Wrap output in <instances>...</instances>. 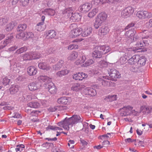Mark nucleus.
Instances as JSON below:
<instances>
[{"instance_id":"1","label":"nucleus","mask_w":152,"mask_h":152,"mask_svg":"<svg viewBox=\"0 0 152 152\" xmlns=\"http://www.w3.org/2000/svg\"><path fill=\"white\" fill-rule=\"evenodd\" d=\"M97 80L99 84L103 86H114L115 85L114 83L110 81L108 76H100L98 78Z\"/></svg>"},{"instance_id":"2","label":"nucleus","mask_w":152,"mask_h":152,"mask_svg":"<svg viewBox=\"0 0 152 152\" xmlns=\"http://www.w3.org/2000/svg\"><path fill=\"white\" fill-rule=\"evenodd\" d=\"M134 11V9L132 7H127L121 11V16L124 18H128L133 13Z\"/></svg>"},{"instance_id":"3","label":"nucleus","mask_w":152,"mask_h":152,"mask_svg":"<svg viewBox=\"0 0 152 152\" xmlns=\"http://www.w3.org/2000/svg\"><path fill=\"white\" fill-rule=\"evenodd\" d=\"M136 15L139 18L141 19L149 18L152 17V13L146 11H138Z\"/></svg>"},{"instance_id":"4","label":"nucleus","mask_w":152,"mask_h":152,"mask_svg":"<svg viewBox=\"0 0 152 152\" xmlns=\"http://www.w3.org/2000/svg\"><path fill=\"white\" fill-rule=\"evenodd\" d=\"M136 33V31L134 29H131L126 32L125 36L126 38H129L128 40H129L131 42H132L136 41L138 39L136 37L135 38L134 37V35Z\"/></svg>"},{"instance_id":"5","label":"nucleus","mask_w":152,"mask_h":152,"mask_svg":"<svg viewBox=\"0 0 152 152\" xmlns=\"http://www.w3.org/2000/svg\"><path fill=\"white\" fill-rule=\"evenodd\" d=\"M69 118H66L63 121L58 122V125L59 126L63 127L64 129L69 130V126L72 125L71 122L69 121Z\"/></svg>"},{"instance_id":"6","label":"nucleus","mask_w":152,"mask_h":152,"mask_svg":"<svg viewBox=\"0 0 152 152\" xmlns=\"http://www.w3.org/2000/svg\"><path fill=\"white\" fill-rule=\"evenodd\" d=\"M108 73L110 77L111 80H115V79L119 77L120 74L115 69L112 68L108 70Z\"/></svg>"},{"instance_id":"7","label":"nucleus","mask_w":152,"mask_h":152,"mask_svg":"<svg viewBox=\"0 0 152 152\" xmlns=\"http://www.w3.org/2000/svg\"><path fill=\"white\" fill-rule=\"evenodd\" d=\"M133 107L131 106L128 105L124 107L121 109V115L122 116H126L130 115L131 113V110Z\"/></svg>"},{"instance_id":"8","label":"nucleus","mask_w":152,"mask_h":152,"mask_svg":"<svg viewBox=\"0 0 152 152\" xmlns=\"http://www.w3.org/2000/svg\"><path fill=\"white\" fill-rule=\"evenodd\" d=\"M41 86L40 82H34L30 83L28 85V87L30 91H33L39 89Z\"/></svg>"},{"instance_id":"9","label":"nucleus","mask_w":152,"mask_h":152,"mask_svg":"<svg viewBox=\"0 0 152 152\" xmlns=\"http://www.w3.org/2000/svg\"><path fill=\"white\" fill-rule=\"evenodd\" d=\"M69 118L70 120L69 121L71 122L72 125L77 123H82L83 121V119L78 115H74Z\"/></svg>"},{"instance_id":"10","label":"nucleus","mask_w":152,"mask_h":152,"mask_svg":"<svg viewBox=\"0 0 152 152\" xmlns=\"http://www.w3.org/2000/svg\"><path fill=\"white\" fill-rule=\"evenodd\" d=\"M13 37V36H11L1 41L0 44V50L5 48L7 45L11 43L12 41Z\"/></svg>"},{"instance_id":"11","label":"nucleus","mask_w":152,"mask_h":152,"mask_svg":"<svg viewBox=\"0 0 152 152\" xmlns=\"http://www.w3.org/2000/svg\"><path fill=\"white\" fill-rule=\"evenodd\" d=\"M91 8V4L89 3H87L80 6L79 7V9L81 12L86 13L88 12Z\"/></svg>"},{"instance_id":"12","label":"nucleus","mask_w":152,"mask_h":152,"mask_svg":"<svg viewBox=\"0 0 152 152\" xmlns=\"http://www.w3.org/2000/svg\"><path fill=\"white\" fill-rule=\"evenodd\" d=\"M82 29L80 28H77L71 31L70 36L72 37H75L82 34Z\"/></svg>"},{"instance_id":"13","label":"nucleus","mask_w":152,"mask_h":152,"mask_svg":"<svg viewBox=\"0 0 152 152\" xmlns=\"http://www.w3.org/2000/svg\"><path fill=\"white\" fill-rule=\"evenodd\" d=\"M126 49V52L125 53L124 56L126 58H129L128 59H127V60H128V61H129V59L131 58L130 57L131 56V52L133 51L134 52H135L138 50V49L136 47H132L127 48Z\"/></svg>"},{"instance_id":"14","label":"nucleus","mask_w":152,"mask_h":152,"mask_svg":"<svg viewBox=\"0 0 152 152\" xmlns=\"http://www.w3.org/2000/svg\"><path fill=\"white\" fill-rule=\"evenodd\" d=\"M72 76L73 78L75 80H82L83 79L87 78L88 77V75L83 72H79L74 74Z\"/></svg>"},{"instance_id":"15","label":"nucleus","mask_w":152,"mask_h":152,"mask_svg":"<svg viewBox=\"0 0 152 152\" xmlns=\"http://www.w3.org/2000/svg\"><path fill=\"white\" fill-rule=\"evenodd\" d=\"M70 98L68 97H62L58 98L57 100L58 102L60 104H66L69 103Z\"/></svg>"},{"instance_id":"16","label":"nucleus","mask_w":152,"mask_h":152,"mask_svg":"<svg viewBox=\"0 0 152 152\" xmlns=\"http://www.w3.org/2000/svg\"><path fill=\"white\" fill-rule=\"evenodd\" d=\"M83 84H80L78 83H76L73 84L71 87L72 90L75 91H78L82 90L85 87Z\"/></svg>"},{"instance_id":"17","label":"nucleus","mask_w":152,"mask_h":152,"mask_svg":"<svg viewBox=\"0 0 152 152\" xmlns=\"http://www.w3.org/2000/svg\"><path fill=\"white\" fill-rule=\"evenodd\" d=\"M140 110L144 114H148L151 113L152 111V107L151 106L143 105L140 107Z\"/></svg>"},{"instance_id":"18","label":"nucleus","mask_w":152,"mask_h":152,"mask_svg":"<svg viewBox=\"0 0 152 152\" xmlns=\"http://www.w3.org/2000/svg\"><path fill=\"white\" fill-rule=\"evenodd\" d=\"M92 31V28L90 27L85 28L82 32V36L84 37L90 35Z\"/></svg>"},{"instance_id":"19","label":"nucleus","mask_w":152,"mask_h":152,"mask_svg":"<svg viewBox=\"0 0 152 152\" xmlns=\"http://www.w3.org/2000/svg\"><path fill=\"white\" fill-rule=\"evenodd\" d=\"M84 92L85 94L91 96H94L96 94V91L91 88H87L84 90Z\"/></svg>"},{"instance_id":"20","label":"nucleus","mask_w":152,"mask_h":152,"mask_svg":"<svg viewBox=\"0 0 152 152\" xmlns=\"http://www.w3.org/2000/svg\"><path fill=\"white\" fill-rule=\"evenodd\" d=\"M110 29L107 27L103 26L99 29V34L101 35H105L108 33Z\"/></svg>"},{"instance_id":"21","label":"nucleus","mask_w":152,"mask_h":152,"mask_svg":"<svg viewBox=\"0 0 152 152\" xmlns=\"http://www.w3.org/2000/svg\"><path fill=\"white\" fill-rule=\"evenodd\" d=\"M37 72L36 68L34 66H30L27 68V72L28 75L30 76L35 75Z\"/></svg>"},{"instance_id":"22","label":"nucleus","mask_w":152,"mask_h":152,"mask_svg":"<svg viewBox=\"0 0 152 152\" xmlns=\"http://www.w3.org/2000/svg\"><path fill=\"white\" fill-rule=\"evenodd\" d=\"M37 79L41 82H46L48 84L51 82V79L46 75H40L38 77Z\"/></svg>"},{"instance_id":"23","label":"nucleus","mask_w":152,"mask_h":152,"mask_svg":"<svg viewBox=\"0 0 152 152\" xmlns=\"http://www.w3.org/2000/svg\"><path fill=\"white\" fill-rule=\"evenodd\" d=\"M74 12L73 8L72 7L65 8L62 11V14L69 17Z\"/></svg>"},{"instance_id":"24","label":"nucleus","mask_w":152,"mask_h":152,"mask_svg":"<svg viewBox=\"0 0 152 152\" xmlns=\"http://www.w3.org/2000/svg\"><path fill=\"white\" fill-rule=\"evenodd\" d=\"M47 86L48 91L51 94H54L56 93V88L53 83L47 84Z\"/></svg>"},{"instance_id":"25","label":"nucleus","mask_w":152,"mask_h":152,"mask_svg":"<svg viewBox=\"0 0 152 152\" xmlns=\"http://www.w3.org/2000/svg\"><path fill=\"white\" fill-rule=\"evenodd\" d=\"M18 85H11L9 88L10 94L12 95L16 94L19 90Z\"/></svg>"},{"instance_id":"26","label":"nucleus","mask_w":152,"mask_h":152,"mask_svg":"<svg viewBox=\"0 0 152 152\" xmlns=\"http://www.w3.org/2000/svg\"><path fill=\"white\" fill-rule=\"evenodd\" d=\"M107 15L104 12H102L99 13L97 15L96 19L100 21L102 23L107 19Z\"/></svg>"},{"instance_id":"27","label":"nucleus","mask_w":152,"mask_h":152,"mask_svg":"<svg viewBox=\"0 0 152 152\" xmlns=\"http://www.w3.org/2000/svg\"><path fill=\"white\" fill-rule=\"evenodd\" d=\"M139 56V55H135L131 57L129 60L128 61V63L131 65H134L136 63H137Z\"/></svg>"},{"instance_id":"28","label":"nucleus","mask_w":152,"mask_h":152,"mask_svg":"<svg viewBox=\"0 0 152 152\" xmlns=\"http://www.w3.org/2000/svg\"><path fill=\"white\" fill-rule=\"evenodd\" d=\"M39 67L44 70L48 71L50 69V67L45 62H40L38 65Z\"/></svg>"},{"instance_id":"29","label":"nucleus","mask_w":152,"mask_h":152,"mask_svg":"<svg viewBox=\"0 0 152 152\" xmlns=\"http://www.w3.org/2000/svg\"><path fill=\"white\" fill-rule=\"evenodd\" d=\"M72 16L70 17V19L72 20L73 22L79 21L80 19V16L79 14L77 12H74L71 15Z\"/></svg>"},{"instance_id":"30","label":"nucleus","mask_w":152,"mask_h":152,"mask_svg":"<svg viewBox=\"0 0 152 152\" xmlns=\"http://www.w3.org/2000/svg\"><path fill=\"white\" fill-rule=\"evenodd\" d=\"M27 105L31 108H37L40 107V104L37 101H35L28 103Z\"/></svg>"},{"instance_id":"31","label":"nucleus","mask_w":152,"mask_h":152,"mask_svg":"<svg viewBox=\"0 0 152 152\" xmlns=\"http://www.w3.org/2000/svg\"><path fill=\"white\" fill-rule=\"evenodd\" d=\"M55 13V11L51 9H45L44 11H42V14L44 15L53 16Z\"/></svg>"},{"instance_id":"32","label":"nucleus","mask_w":152,"mask_h":152,"mask_svg":"<svg viewBox=\"0 0 152 152\" xmlns=\"http://www.w3.org/2000/svg\"><path fill=\"white\" fill-rule=\"evenodd\" d=\"M147 61V59L144 56L140 57L137 61V64L139 65L142 66L144 65Z\"/></svg>"},{"instance_id":"33","label":"nucleus","mask_w":152,"mask_h":152,"mask_svg":"<svg viewBox=\"0 0 152 152\" xmlns=\"http://www.w3.org/2000/svg\"><path fill=\"white\" fill-rule=\"evenodd\" d=\"M15 26V22L13 21H11L6 25L5 30L7 31H10L13 29Z\"/></svg>"},{"instance_id":"34","label":"nucleus","mask_w":152,"mask_h":152,"mask_svg":"<svg viewBox=\"0 0 152 152\" xmlns=\"http://www.w3.org/2000/svg\"><path fill=\"white\" fill-rule=\"evenodd\" d=\"M64 64V61L60 60L57 64L53 66V68L55 70H59L63 66Z\"/></svg>"},{"instance_id":"35","label":"nucleus","mask_w":152,"mask_h":152,"mask_svg":"<svg viewBox=\"0 0 152 152\" xmlns=\"http://www.w3.org/2000/svg\"><path fill=\"white\" fill-rule=\"evenodd\" d=\"M103 53L102 51H99L97 49H95L93 53V56L95 58H101Z\"/></svg>"},{"instance_id":"36","label":"nucleus","mask_w":152,"mask_h":152,"mask_svg":"<svg viewBox=\"0 0 152 152\" xmlns=\"http://www.w3.org/2000/svg\"><path fill=\"white\" fill-rule=\"evenodd\" d=\"M69 72V70L68 69L62 70L57 72L56 75L58 76L61 77L67 74Z\"/></svg>"},{"instance_id":"37","label":"nucleus","mask_w":152,"mask_h":152,"mask_svg":"<svg viewBox=\"0 0 152 152\" xmlns=\"http://www.w3.org/2000/svg\"><path fill=\"white\" fill-rule=\"evenodd\" d=\"M101 50L103 51V54H106L109 52L110 50V48L107 45H104L101 46L99 48Z\"/></svg>"},{"instance_id":"38","label":"nucleus","mask_w":152,"mask_h":152,"mask_svg":"<svg viewBox=\"0 0 152 152\" xmlns=\"http://www.w3.org/2000/svg\"><path fill=\"white\" fill-rule=\"evenodd\" d=\"M27 27V25L26 24H19L17 28V30L18 32H19L24 31L26 29Z\"/></svg>"},{"instance_id":"39","label":"nucleus","mask_w":152,"mask_h":152,"mask_svg":"<svg viewBox=\"0 0 152 152\" xmlns=\"http://www.w3.org/2000/svg\"><path fill=\"white\" fill-rule=\"evenodd\" d=\"M148 41L146 40H143V43H142L141 42H139L136 44V45L137 47H136L138 49V50L141 49V48L144 46H145L148 45Z\"/></svg>"},{"instance_id":"40","label":"nucleus","mask_w":152,"mask_h":152,"mask_svg":"<svg viewBox=\"0 0 152 152\" xmlns=\"http://www.w3.org/2000/svg\"><path fill=\"white\" fill-rule=\"evenodd\" d=\"M32 54L31 52H29L24 54L23 56V59L25 60H29L33 59Z\"/></svg>"},{"instance_id":"41","label":"nucleus","mask_w":152,"mask_h":152,"mask_svg":"<svg viewBox=\"0 0 152 152\" xmlns=\"http://www.w3.org/2000/svg\"><path fill=\"white\" fill-rule=\"evenodd\" d=\"M78 56V53L75 51H73L68 57V59L71 60H74L76 59Z\"/></svg>"},{"instance_id":"42","label":"nucleus","mask_w":152,"mask_h":152,"mask_svg":"<svg viewBox=\"0 0 152 152\" xmlns=\"http://www.w3.org/2000/svg\"><path fill=\"white\" fill-rule=\"evenodd\" d=\"M98 12V9L96 8L93 9L91 11L89 12L88 15V17L90 18L93 17Z\"/></svg>"},{"instance_id":"43","label":"nucleus","mask_w":152,"mask_h":152,"mask_svg":"<svg viewBox=\"0 0 152 152\" xmlns=\"http://www.w3.org/2000/svg\"><path fill=\"white\" fill-rule=\"evenodd\" d=\"M43 22H40L38 23L35 26L36 29L38 31H42L44 30V28L42 27V26L43 25Z\"/></svg>"},{"instance_id":"44","label":"nucleus","mask_w":152,"mask_h":152,"mask_svg":"<svg viewBox=\"0 0 152 152\" xmlns=\"http://www.w3.org/2000/svg\"><path fill=\"white\" fill-rule=\"evenodd\" d=\"M56 34V31L54 30H50L48 32V36L50 37L51 38H54Z\"/></svg>"},{"instance_id":"45","label":"nucleus","mask_w":152,"mask_h":152,"mask_svg":"<svg viewBox=\"0 0 152 152\" xmlns=\"http://www.w3.org/2000/svg\"><path fill=\"white\" fill-rule=\"evenodd\" d=\"M116 95H109L105 99L108 102H112L116 100Z\"/></svg>"},{"instance_id":"46","label":"nucleus","mask_w":152,"mask_h":152,"mask_svg":"<svg viewBox=\"0 0 152 152\" xmlns=\"http://www.w3.org/2000/svg\"><path fill=\"white\" fill-rule=\"evenodd\" d=\"M94 62L93 60L91 59L87 61L85 63L83 64L81 66L82 67H87L93 64Z\"/></svg>"},{"instance_id":"47","label":"nucleus","mask_w":152,"mask_h":152,"mask_svg":"<svg viewBox=\"0 0 152 152\" xmlns=\"http://www.w3.org/2000/svg\"><path fill=\"white\" fill-rule=\"evenodd\" d=\"M32 54V58L33 59H38L41 56V55L40 53L37 52H31Z\"/></svg>"},{"instance_id":"48","label":"nucleus","mask_w":152,"mask_h":152,"mask_svg":"<svg viewBox=\"0 0 152 152\" xmlns=\"http://www.w3.org/2000/svg\"><path fill=\"white\" fill-rule=\"evenodd\" d=\"M27 50V48L26 46H24L18 49L15 52V53L18 54H21L24 52L26 51Z\"/></svg>"},{"instance_id":"49","label":"nucleus","mask_w":152,"mask_h":152,"mask_svg":"<svg viewBox=\"0 0 152 152\" xmlns=\"http://www.w3.org/2000/svg\"><path fill=\"white\" fill-rule=\"evenodd\" d=\"M108 65V63L104 61H100L99 64L98 66L101 68L106 67Z\"/></svg>"},{"instance_id":"50","label":"nucleus","mask_w":152,"mask_h":152,"mask_svg":"<svg viewBox=\"0 0 152 152\" xmlns=\"http://www.w3.org/2000/svg\"><path fill=\"white\" fill-rule=\"evenodd\" d=\"M34 36V34L32 32H26L25 33V40L32 38Z\"/></svg>"},{"instance_id":"51","label":"nucleus","mask_w":152,"mask_h":152,"mask_svg":"<svg viewBox=\"0 0 152 152\" xmlns=\"http://www.w3.org/2000/svg\"><path fill=\"white\" fill-rule=\"evenodd\" d=\"M102 23V22L96 18L94 25L95 28L96 29H97L101 25Z\"/></svg>"},{"instance_id":"52","label":"nucleus","mask_w":152,"mask_h":152,"mask_svg":"<svg viewBox=\"0 0 152 152\" xmlns=\"http://www.w3.org/2000/svg\"><path fill=\"white\" fill-rule=\"evenodd\" d=\"M25 148L24 145L23 144L18 145L16 146L15 150L16 152L19 151L21 152L23 151V149Z\"/></svg>"},{"instance_id":"53","label":"nucleus","mask_w":152,"mask_h":152,"mask_svg":"<svg viewBox=\"0 0 152 152\" xmlns=\"http://www.w3.org/2000/svg\"><path fill=\"white\" fill-rule=\"evenodd\" d=\"M16 37L18 39H23L25 40V33L21 31L20 33L17 34Z\"/></svg>"},{"instance_id":"54","label":"nucleus","mask_w":152,"mask_h":152,"mask_svg":"<svg viewBox=\"0 0 152 152\" xmlns=\"http://www.w3.org/2000/svg\"><path fill=\"white\" fill-rule=\"evenodd\" d=\"M8 20L7 18H1L0 19V25H4L8 22Z\"/></svg>"},{"instance_id":"55","label":"nucleus","mask_w":152,"mask_h":152,"mask_svg":"<svg viewBox=\"0 0 152 152\" xmlns=\"http://www.w3.org/2000/svg\"><path fill=\"white\" fill-rule=\"evenodd\" d=\"M48 62L50 64L54 63L57 60V58L55 57H50L48 60Z\"/></svg>"},{"instance_id":"56","label":"nucleus","mask_w":152,"mask_h":152,"mask_svg":"<svg viewBox=\"0 0 152 152\" xmlns=\"http://www.w3.org/2000/svg\"><path fill=\"white\" fill-rule=\"evenodd\" d=\"M129 58H126L123 56L121 57L120 59V62L121 64H123L126 63L127 59H128Z\"/></svg>"},{"instance_id":"57","label":"nucleus","mask_w":152,"mask_h":152,"mask_svg":"<svg viewBox=\"0 0 152 152\" xmlns=\"http://www.w3.org/2000/svg\"><path fill=\"white\" fill-rule=\"evenodd\" d=\"M78 48V46L77 45L71 44L68 47V50H71L72 49H76Z\"/></svg>"},{"instance_id":"58","label":"nucleus","mask_w":152,"mask_h":152,"mask_svg":"<svg viewBox=\"0 0 152 152\" xmlns=\"http://www.w3.org/2000/svg\"><path fill=\"white\" fill-rule=\"evenodd\" d=\"M20 1L21 5L24 7L28 5L29 0H20Z\"/></svg>"},{"instance_id":"59","label":"nucleus","mask_w":152,"mask_h":152,"mask_svg":"<svg viewBox=\"0 0 152 152\" xmlns=\"http://www.w3.org/2000/svg\"><path fill=\"white\" fill-rule=\"evenodd\" d=\"M10 82V79L8 78L7 77L4 78L3 80V83L5 86H7L9 84Z\"/></svg>"},{"instance_id":"60","label":"nucleus","mask_w":152,"mask_h":152,"mask_svg":"<svg viewBox=\"0 0 152 152\" xmlns=\"http://www.w3.org/2000/svg\"><path fill=\"white\" fill-rule=\"evenodd\" d=\"M145 26L148 28L152 27V19H150L149 21L146 23Z\"/></svg>"},{"instance_id":"61","label":"nucleus","mask_w":152,"mask_h":152,"mask_svg":"<svg viewBox=\"0 0 152 152\" xmlns=\"http://www.w3.org/2000/svg\"><path fill=\"white\" fill-rule=\"evenodd\" d=\"M116 32L118 34H120L121 32L124 31V29L121 27H118L115 30Z\"/></svg>"},{"instance_id":"62","label":"nucleus","mask_w":152,"mask_h":152,"mask_svg":"<svg viewBox=\"0 0 152 152\" xmlns=\"http://www.w3.org/2000/svg\"><path fill=\"white\" fill-rule=\"evenodd\" d=\"M104 0H93V1L94 2V4L96 5H97L99 4H104Z\"/></svg>"},{"instance_id":"63","label":"nucleus","mask_w":152,"mask_h":152,"mask_svg":"<svg viewBox=\"0 0 152 152\" xmlns=\"http://www.w3.org/2000/svg\"><path fill=\"white\" fill-rule=\"evenodd\" d=\"M130 70L133 72H136L137 71V67L134 66V65H133L131 67L130 66Z\"/></svg>"},{"instance_id":"64","label":"nucleus","mask_w":152,"mask_h":152,"mask_svg":"<svg viewBox=\"0 0 152 152\" xmlns=\"http://www.w3.org/2000/svg\"><path fill=\"white\" fill-rule=\"evenodd\" d=\"M18 48V47L16 45L12 46V47L9 48L8 49V50L9 51H13L16 49Z\"/></svg>"}]
</instances>
